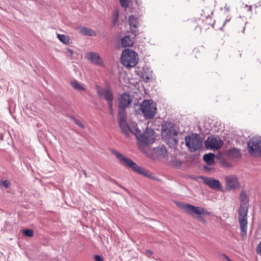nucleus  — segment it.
I'll use <instances>...</instances> for the list:
<instances>
[{
    "instance_id": "1",
    "label": "nucleus",
    "mask_w": 261,
    "mask_h": 261,
    "mask_svg": "<svg viewBox=\"0 0 261 261\" xmlns=\"http://www.w3.org/2000/svg\"><path fill=\"white\" fill-rule=\"evenodd\" d=\"M239 199L241 202L238 210L239 212V222L241 229V236L243 240L247 238V218L248 213V203L249 202L248 197L245 192L242 191L241 192L239 196Z\"/></svg>"
},
{
    "instance_id": "2",
    "label": "nucleus",
    "mask_w": 261,
    "mask_h": 261,
    "mask_svg": "<svg viewBox=\"0 0 261 261\" xmlns=\"http://www.w3.org/2000/svg\"><path fill=\"white\" fill-rule=\"evenodd\" d=\"M112 153L116 156L121 165L131 168L132 170L138 174L143 175L147 177L152 178V174L149 171L138 166L137 164L134 162L130 159L116 150H113Z\"/></svg>"
},
{
    "instance_id": "3",
    "label": "nucleus",
    "mask_w": 261,
    "mask_h": 261,
    "mask_svg": "<svg viewBox=\"0 0 261 261\" xmlns=\"http://www.w3.org/2000/svg\"><path fill=\"white\" fill-rule=\"evenodd\" d=\"M180 207L185 213L189 215L192 216L196 215V219L203 224H206V221L202 215L210 216L211 215V213L206 209L200 206H195L190 204L181 203Z\"/></svg>"
},
{
    "instance_id": "4",
    "label": "nucleus",
    "mask_w": 261,
    "mask_h": 261,
    "mask_svg": "<svg viewBox=\"0 0 261 261\" xmlns=\"http://www.w3.org/2000/svg\"><path fill=\"white\" fill-rule=\"evenodd\" d=\"M139 58L138 54L130 49L124 50L121 54V63L126 67H133L138 63Z\"/></svg>"
},
{
    "instance_id": "5",
    "label": "nucleus",
    "mask_w": 261,
    "mask_h": 261,
    "mask_svg": "<svg viewBox=\"0 0 261 261\" xmlns=\"http://www.w3.org/2000/svg\"><path fill=\"white\" fill-rule=\"evenodd\" d=\"M131 133L134 134L139 141L145 144H152L155 140V133L151 129H147L146 132L142 133L138 128L135 127Z\"/></svg>"
},
{
    "instance_id": "6",
    "label": "nucleus",
    "mask_w": 261,
    "mask_h": 261,
    "mask_svg": "<svg viewBox=\"0 0 261 261\" xmlns=\"http://www.w3.org/2000/svg\"><path fill=\"white\" fill-rule=\"evenodd\" d=\"M186 146L191 152L199 149L202 145V141L197 134L187 136L185 138Z\"/></svg>"
},
{
    "instance_id": "7",
    "label": "nucleus",
    "mask_w": 261,
    "mask_h": 261,
    "mask_svg": "<svg viewBox=\"0 0 261 261\" xmlns=\"http://www.w3.org/2000/svg\"><path fill=\"white\" fill-rule=\"evenodd\" d=\"M140 110L146 119L152 118L156 112V108L149 100H145L142 102Z\"/></svg>"
},
{
    "instance_id": "8",
    "label": "nucleus",
    "mask_w": 261,
    "mask_h": 261,
    "mask_svg": "<svg viewBox=\"0 0 261 261\" xmlns=\"http://www.w3.org/2000/svg\"><path fill=\"white\" fill-rule=\"evenodd\" d=\"M118 123L122 133L126 137H128L130 133L133 132V129L129 128L126 122V114L125 109H121L119 111Z\"/></svg>"
},
{
    "instance_id": "9",
    "label": "nucleus",
    "mask_w": 261,
    "mask_h": 261,
    "mask_svg": "<svg viewBox=\"0 0 261 261\" xmlns=\"http://www.w3.org/2000/svg\"><path fill=\"white\" fill-rule=\"evenodd\" d=\"M248 152L251 155L259 154L261 156V140L258 138H253L248 142Z\"/></svg>"
},
{
    "instance_id": "10",
    "label": "nucleus",
    "mask_w": 261,
    "mask_h": 261,
    "mask_svg": "<svg viewBox=\"0 0 261 261\" xmlns=\"http://www.w3.org/2000/svg\"><path fill=\"white\" fill-rule=\"evenodd\" d=\"M226 188L228 191H231L240 187V184L236 175H230L225 177Z\"/></svg>"
},
{
    "instance_id": "11",
    "label": "nucleus",
    "mask_w": 261,
    "mask_h": 261,
    "mask_svg": "<svg viewBox=\"0 0 261 261\" xmlns=\"http://www.w3.org/2000/svg\"><path fill=\"white\" fill-rule=\"evenodd\" d=\"M206 148L212 150L220 149L223 144V141L218 137H209L205 143Z\"/></svg>"
},
{
    "instance_id": "12",
    "label": "nucleus",
    "mask_w": 261,
    "mask_h": 261,
    "mask_svg": "<svg viewBox=\"0 0 261 261\" xmlns=\"http://www.w3.org/2000/svg\"><path fill=\"white\" fill-rule=\"evenodd\" d=\"M97 93L100 98H103L107 100L108 103L113 102L114 96L111 89L98 88L97 89Z\"/></svg>"
},
{
    "instance_id": "13",
    "label": "nucleus",
    "mask_w": 261,
    "mask_h": 261,
    "mask_svg": "<svg viewBox=\"0 0 261 261\" xmlns=\"http://www.w3.org/2000/svg\"><path fill=\"white\" fill-rule=\"evenodd\" d=\"M201 178L203 179L204 183L210 188L217 190H221L222 185L219 180L205 177H202Z\"/></svg>"
},
{
    "instance_id": "14",
    "label": "nucleus",
    "mask_w": 261,
    "mask_h": 261,
    "mask_svg": "<svg viewBox=\"0 0 261 261\" xmlns=\"http://www.w3.org/2000/svg\"><path fill=\"white\" fill-rule=\"evenodd\" d=\"M119 100V108L121 109H125L130 105L133 99L129 94L124 93L120 95Z\"/></svg>"
},
{
    "instance_id": "15",
    "label": "nucleus",
    "mask_w": 261,
    "mask_h": 261,
    "mask_svg": "<svg viewBox=\"0 0 261 261\" xmlns=\"http://www.w3.org/2000/svg\"><path fill=\"white\" fill-rule=\"evenodd\" d=\"M86 57L92 63L98 65L103 66V62L101 58L96 53L89 52L86 54Z\"/></svg>"
},
{
    "instance_id": "16",
    "label": "nucleus",
    "mask_w": 261,
    "mask_h": 261,
    "mask_svg": "<svg viewBox=\"0 0 261 261\" xmlns=\"http://www.w3.org/2000/svg\"><path fill=\"white\" fill-rule=\"evenodd\" d=\"M128 22L130 28V31L135 36L137 35V29L138 25V19L134 15H131L129 17Z\"/></svg>"
},
{
    "instance_id": "17",
    "label": "nucleus",
    "mask_w": 261,
    "mask_h": 261,
    "mask_svg": "<svg viewBox=\"0 0 261 261\" xmlns=\"http://www.w3.org/2000/svg\"><path fill=\"white\" fill-rule=\"evenodd\" d=\"M227 156L231 159H239L241 158V154L239 149L233 148L227 151Z\"/></svg>"
},
{
    "instance_id": "18",
    "label": "nucleus",
    "mask_w": 261,
    "mask_h": 261,
    "mask_svg": "<svg viewBox=\"0 0 261 261\" xmlns=\"http://www.w3.org/2000/svg\"><path fill=\"white\" fill-rule=\"evenodd\" d=\"M79 29L80 33L82 35L89 36H95L96 35L95 32L91 29L86 27H81Z\"/></svg>"
},
{
    "instance_id": "19",
    "label": "nucleus",
    "mask_w": 261,
    "mask_h": 261,
    "mask_svg": "<svg viewBox=\"0 0 261 261\" xmlns=\"http://www.w3.org/2000/svg\"><path fill=\"white\" fill-rule=\"evenodd\" d=\"M121 45L123 47H130L133 46L134 41L131 39L129 36H125L121 40Z\"/></svg>"
},
{
    "instance_id": "20",
    "label": "nucleus",
    "mask_w": 261,
    "mask_h": 261,
    "mask_svg": "<svg viewBox=\"0 0 261 261\" xmlns=\"http://www.w3.org/2000/svg\"><path fill=\"white\" fill-rule=\"evenodd\" d=\"M70 83L72 87L76 90L81 92L85 91L86 90L85 88L76 80H72L70 81Z\"/></svg>"
},
{
    "instance_id": "21",
    "label": "nucleus",
    "mask_w": 261,
    "mask_h": 261,
    "mask_svg": "<svg viewBox=\"0 0 261 261\" xmlns=\"http://www.w3.org/2000/svg\"><path fill=\"white\" fill-rule=\"evenodd\" d=\"M214 154L209 153L205 154L203 156V160L209 165H212L214 163Z\"/></svg>"
},
{
    "instance_id": "22",
    "label": "nucleus",
    "mask_w": 261,
    "mask_h": 261,
    "mask_svg": "<svg viewBox=\"0 0 261 261\" xmlns=\"http://www.w3.org/2000/svg\"><path fill=\"white\" fill-rule=\"evenodd\" d=\"M156 152L158 155L162 157H166L167 156V150L164 147H161L157 148Z\"/></svg>"
},
{
    "instance_id": "23",
    "label": "nucleus",
    "mask_w": 261,
    "mask_h": 261,
    "mask_svg": "<svg viewBox=\"0 0 261 261\" xmlns=\"http://www.w3.org/2000/svg\"><path fill=\"white\" fill-rule=\"evenodd\" d=\"M58 38L60 41L66 44H68L70 42L69 38L64 34L58 35Z\"/></svg>"
},
{
    "instance_id": "24",
    "label": "nucleus",
    "mask_w": 261,
    "mask_h": 261,
    "mask_svg": "<svg viewBox=\"0 0 261 261\" xmlns=\"http://www.w3.org/2000/svg\"><path fill=\"white\" fill-rule=\"evenodd\" d=\"M24 236L28 237H32L34 236V232L31 229H25L23 231Z\"/></svg>"
},
{
    "instance_id": "25",
    "label": "nucleus",
    "mask_w": 261,
    "mask_h": 261,
    "mask_svg": "<svg viewBox=\"0 0 261 261\" xmlns=\"http://www.w3.org/2000/svg\"><path fill=\"white\" fill-rule=\"evenodd\" d=\"M0 185L4 186L5 188H9L10 187L11 184L8 180H4L1 181Z\"/></svg>"
},
{
    "instance_id": "26",
    "label": "nucleus",
    "mask_w": 261,
    "mask_h": 261,
    "mask_svg": "<svg viewBox=\"0 0 261 261\" xmlns=\"http://www.w3.org/2000/svg\"><path fill=\"white\" fill-rule=\"evenodd\" d=\"M128 1L129 0H119L121 6L126 9L128 7Z\"/></svg>"
},
{
    "instance_id": "27",
    "label": "nucleus",
    "mask_w": 261,
    "mask_h": 261,
    "mask_svg": "<svg viewBox=\"0 0 261 261\" xmlns=\"http://www.w3.org/2000/svg\"><path fill=\"white\" fill-rule=\"evenodd\" d=\"M119 12L117 10H115L113 12L114 23H115L118 19Z\"/></svg>"
},
{
    "instance_id": "28",
    "label": "nucleus",
    "mask_w": 261,
    "mask_h": 261,
    "mask_svg": "<svg viewBox=\"0 0 261 261\" xmlns=\"http://www.w3.org/2000/svg\"><path fill=\"white\" fill-rule=\"evenodd\" d=\"M193 53L195 55V58H197L198 56H199L201 51L199 47H196L193 49Z\"/></svg>"
},
{
    "instance_id": "29",
    "label": "nucleus",
    "mask_w": 261,
    "mask_h": 261,
    "mask_svg": "<svg viewBox=\"0 0 261 261\" xmlns=\"http://www.w3.org/2000/svg\"><path fill=\"white\" fill-rule=\"evenodd\" d=\"M74 122L76 124H77L78 126L82 128L84 127V125L83 124V123L79 120H74Z\"/></svg>"
},
{
    "instance_id": "30",
    "label": "nucleus",
    "mask_w": 261,
    "mask_h": 261,
    "mask_svg": "<svg viewBox=\"0 0 261 261\" xmlns=\"http://www.w3.org/2000/svg\"><path fill=\"white\" fill-rule=\"evenodd\" d=\"M94 259L95 261H103V257L98 255L94 256Z\"/></svg>"
},
{
    "instance_id": "31",
    "label": "nucleus",
    "mask_w": 261,
    "mask_h": 261,
    "mask_svg": "<svg viewBox=\"0 0 261 261\" xmlns=\"http://www.w3.org/2000/svg\"><path fill=\"white\" fill-rule=\"evenodd\" d=\"M110 113L113 114L114 113L113 109V102L108 103Z\"/></svg>"
},
{
    "instance_id": "32",
    "label": "nucleus",
    "mask_w": 261,
    "mask_h": 261,
    "mask_svg": "<svg viewBox=\"0 0 261 261\" xmlns=\"http://www.w3.org/2000/svg\"><path fill=\"white\" fill-rule=\"evenodd\" d=\"M231 18V17L230 16H227V17L226 18L225 21L224 22L223 26H225L227 22H229Z\"/></svg>"
},
{
    "instance_id": "33",
    "label": "nucleus",
    "mask_w": 261,
    "mask_h": 261,
    "mask_svg": "<svg viewBox=\"0 0 261 261\" xmlns=\"http://www.w3.org/2000/svg\"><path fill=\"white\" fill-rule=\"evenodd\" d=\"M224 11H225L226 12H229V11H230V8L229 6L226 5L225 6V7H224Z\"/></svg>"
},
{
    "instance_id": "34",
    "label": "nucleus",
    "mask_w": 261,
    "mask_h": 261,
    "mask_svg": "<svg viewBox=\"0 0 261 261\" xmlns=\"http://www.w3.org/2000/svg\"><path fill=\"white\" fill-rule=\"evenodd\" d=\"M257 251L258 253H259L261 255V242L259 243L257 246Z\"/></svg>"
},
{
    "instance_id": "35",
    "label": "nucleus",
    "mask_w": 261,
    "mask_h": 261,
    "mask_svg": "<svg viewBox=\"0 0 261 261\" xmlns=\"http://www.w3.org/2000/svg\"><path fill=\"white\" fill-rule=\"evenodd\" d=\"M222 257L225 259V260H226L227 261V260H228L229 259V258L225 254H223L222 255Z\"/></svg>"
},
{
    "instance_id": "36",
    "label": "nucleus",
    "mask_w": 261,
    "mask_h": 261,
    "mask_svg": "<svg viewBox=\"0 0 261 261\" xmlns=\"http://www.w3.org/2000/svg\"><path fill=\"white\" fill-rule=\"evenodd\" d=\"M146 252L150 254H152V253H153L152 251L150 250H146Z\"/></svg>"
},
{
    "instance_id": "37",
    "label": "nucleus",
    "mask_w": 261,
    "mask_h": 261,
    "mask_svg": "<svg viewBox=\"0 0 261 261\" xmlns=\"http://www.w3.org/2000/svg\"><path fill=\"white\" fill-rule=\"evenodd\" d=\"M68 51H69V53H70L71 55H72L73 54V51L70 49H68Z\"/></svg>"
},
{
    "instance_id": "38",
    "label": "nucleus",
    "mask_w": 261,
    "mask_h": 261,
    "mask_svg": "<svg viewBox=\"0 0 261 261\" xmlns=\"http://www.w3.org/2000/svg\"><path fill=\"white\" fill-rule=\"evenodd\" d=\"M120 187L122 189H123V190H125V191H127V190L125 187H123V186H120Z\"/></svg>"
},
{
    "instance_id": "39",
    "label": "nucleus",
    "mask_w": 261,
    "mask_h": 261,
    "mask_svg": "<svg viewBox=\"0 0 261 261\" xmlns=\"http://www.w3.org/2000/svg\"><path fill=\"white\" fill-rule=\"evenodd\" d=\"M177 162V164H176L177 165H180L181 164V163L180 162H179H179Z\"/></svg>"
},
{
    "instance_id": "40",
    "label": "nucleus",
    "mask_w": 261,
    "mask_h": 261,
    "mask_svg": "<svg viewBox=\"0 0 261 261\" xmlns=\"http://www.w3.org/2000/svg\"><path fill=\"white\" fill-rule=\"evenodd\" d=\"M206 20H211V18L210 17H206Z\"/></svg>"
},
{
    "instance_id": "41",
    "label": "nucleus",
    "mask_w": 261,
    "mask_h": 261,
    "mask_svg": "<svg viewBox=\"0 0 261 261\" xmlns=\"http://www.w3.org/2000/svg\"><path fill=\"white\" fill-rule=\"evenodd\" d=\"M172 141H173L175 143H176L175 140L173 138L172 139Z\"/></svg>"
},
{
    "instance_id": "42",
    "label": "nucleus",
    "mask_w": 261,
    "mask_h": 261,
    "mask_svg": "<svg viewBox=\"0 0 261 261\" xmlns=\"http://www.w3.org/2000/svg\"><path fill=\"white\" fill-rule=\"evenodd\" d=\"M227 261H231V259L229 258Z\"/></svg>"
}]
</instances>
